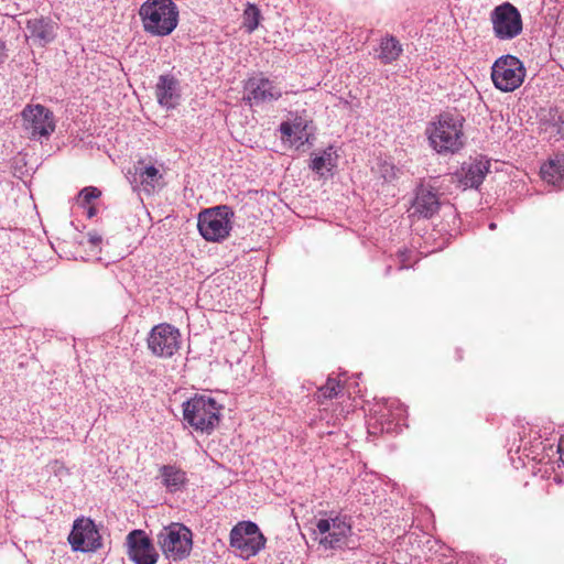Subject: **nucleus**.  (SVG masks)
I'll return each instance as SVG.
<instances>
[{
    "label": "nucleus",
    "mask_w": 564,
    "mask_h": 564,
    "mask_svg": "<svg viewBox=\"0 0 564 564\" xmlns=\"http://www.w3.org/2000/svg\"><path fill=\"white\" fill-rule=\"evenodd\" d=\"M352 533L351 518L330 511L316 519L313 530L314 540L324 551L339 550L347 545Z\"/></svg>",
    "instance_id": "nucleus-3"
},
{
    "label": "nucleus",
    "mask_w": 564,
    "mask_h": 564,
    "mask_svg": "<svg viewBox=\"0 0 564 564\" xmlns=\"http://www.w3.org/2000/svg\"><path fill=\"white\" fill-rule=\"evenodd\" d=\"M379 174L386 182H391L397 177L398 169L389 162H383L379 166Z\"/></svg>",
    "instance_id": "nucleus-27"
},
{
    "label": "nucleus",
    "mask_w": 564,
    "mask_h": 564,
    "mask_svg": "<svg viewBox=\"0 0 564 564\" xmlns=\"http://www.w3.org/2000/svg\"><path fill=\"white\" fill-rule=\"evenodd\" d=\"M221 405L206 395H195L183 403L184 421L195 431L210 434L220 421Z\"/></svg>",
    "instance_id": "nucleus-4"
},
{
    "label": "nucleus",
    "mask_w": 564,
    "mask_h": 564,
    "mask_svg": "<svg viewBox=\"0 0 564 564\" xmlns=\"http://www.w3.org/2000/svg\"><path fill=\"white\" fill-rule=\"evenodd\" d=\"M95 214H96L95 207H89L88 208V217L90 218V217L95 216Z\"/></svg>",
    "instance_id": "nucleus-33"
},
{
    "label": "nucleus",
    "mask_w": 564,
    "mask_h": 564,
    "mask_svg": "<svg viewBox=\"0 0 564 564\" xmlns=\"http://www.w3.org/2000/svg\"><path fill=\"white\" fill-rule=\"evenodd\" d=\"M333 166L334 164L332 163V153L328 151H325L319 156H315L311 163V169L321 175L324 174V170L329 171Z\"/></svg>",
    "instance_id": "nucleus-26"
},
{
    "label": "nucleus",
    "mask_w": 564,
    "mask_h": 564,
    "mask_svg": "<svg viewBox=\"0 0 564 564\" xmlns=\"http://www.w3.org/2000/svg\"><path fill=\"white\" fill-rule=\"evenodd\" d=\"M68 542L76 552H95L101 547V535L93 520L82 518L74 521Z\"/></svg>",
    "instance_id": "nucleus-12"
},
{
    "label": "nucleus",
    "mask_w": 564,
    "mask_h": 564,
    "mask_svg": "<svg viewBox=\"0 0 564 564\" xmlns=\"http://www.w3.org/2000/svg\"><path fill=\"white\" fill-rule=\"evenodd\" d=\"M8 57L7 46L4 41L0 39V65L4 63Z\"/></svg>",
    "instance_id": "nucleus-30"
},
{
    "label": "nucleus",
    "mask_w": 564,
    "mask_h": 564,
    "mask_svg": "<svg viewBox=\"0 0 564 564\" xmlns=\"http://www.w3.org/2000/svg\"><path fill=\"white\" fill-rule=\"evenodd\" d=\"M441 203L437 193L431 187L421 184L416 191L411 206V216L431 218L440 209Z\"/></svg>",
    "instance_id": "nucleus-15"
},
{
    "label": "nucleus",
    "mask_w": 564,
    "mask_h": 564,
    "mask_svg": "<svg viewBox=\"0 0 564 564\" xmlns=\"http://www.w3.org/2000/svg\"><path fill=\"white\" fill-rule=\"evenodd\" d=\"M464 122L460 115H440L426 130L431 147L440 154L458 152L465 144Z\"/></svg>",
    "instance_id": "nucleus-1"
},
{
    "label": "nucleus",
    "mask_w": 564,
    "mask_h": 564,
    "mask_svg": "<svg viewBox=\"0 0 564 564\" xmlns=\"http://www.w3.org/2000/svg\"><path fill=\"white\" fill-rule=\"evenodd\" d=\"M133 180L135 186H140L144 192L152 193L163 178L162 173L154 165L145 164L144 159H140L133 166Z\"/></svg>",
    "instance_id": "nucleus-18"
},
{
    "label": "nucleus",
    "mask_w": 564,
    "mask_h": 564,
    "mask_svg": "<svg viewBox=\"0 0 564 564\" xmlns=\"http://www.w3.org/2000/svg\"><path fill=\"white\" fill-rule=\"evenodd\" d=\"M558 453L561 454V459L564 462L563 454H562V446H558Z\"/></svg>",
    "instance_id": "nucleus-34"
},
{
    "label": "nucleus",
    "mask_w": 564,
    "mask_h": 564,
    "mask_svg": "<svg viewBox=\"0 0 564 564\" xmlns=\"http://www.w3.org/2000/svg\"><path fill=\"white\" fill-rule=\"evenodd\" d=\"M232 217L234 212L226 205L205 209L198 215L197 227L199 234L207 241H223L230 234Z\"/></svg>",
    "instance_id": "nucleus-6"
},
{
    "label": "nucleus",
    "mask_w": 564,
    "mask_h": 564,
    "mask_svg": "<svg viewBox=\"0 0 564 564\" xmlns=\"http://www.w3.org/2000/svg\"><path fill=\"white\" fill-rule=\"evenodd\" d=\"M88 240L91 245L97 246L101 242V237L96 232H89Z\"/></svg>",
    "instance_id": "nucleus-31"
},
{
    "label": "nucleus",
    "mask_w": 564,
    "mask_h": 564,
    "mask_svg": "<svg viewBox=\"0 0 564 564\" xmlns=\"http://www.w3.org/2000/svg\"><path fill=\"white\" fill-rule=\"evenodd\" d=\"M390 270H391V267H388V268H387V274H389V273H390Z\"/></svg>",
    "instance_id": "nucleus-36"
},
{
    "label": "nucleus",
    "mask_w": 564,
    "mask_h": 564,
    "mask_svg": "<svg viewBox=\"0 0 564 564\" xmlns=\"http://www.w3.org/2000/svg\"><path fill=\"white\" fill-rule=\"evenodd\" d=\"M158 544L171 561H182L189 556L193 547V533L182 523H171L156 535Z\"/></svg>",
    "instance_id": "nucleus-5"
},
{
    "label": "nucleus",
    "mask_w": 564,
    "mask_h": 564,
    "mask_svg": "<svg viewBox=\"0 0 564 564\" xmlns=\"http://www.w3.org/2000/svg\"><path fill=\"white\" fill-rule=\"evenodd\" d=\"M378 52V58L382 64H391L400 57L403 47L397 37L386 35L380 41Z\"/></svg>",
    "instance_id": "nucleus-21"
},
{
    "label": "nucleus",
    "mask_w": 564,
    "mask_h": 564,
    "mask_svg": "<svg viewBox=\"0 0 564 564\" xmlns=\"http://www.w3.org/2000/svg\"><path fill=\"white\" fill-rule=\"evenodd\" d=\"M387 410L391 412L392 421H397V423H399L403 420L405 409L398 401H393L387 405Z\"/></svg>",
    "instance_id": "nucleus-29"
},
{
    "label": "nucleus",
    "mask_w": 564,
    "mask_h": 564,
    "mask_svg": "<svg viewBox=\"0 0 564 564\" xmlns=\"http://www.w3.org/2000/svg\"><path fill=\"white\" fill-rule=\"evenodd\" d=\"M57 25L48 18L30 19L26 22L28 37L44 46L56 36Z\"/></svg>",
    "instance_id": "nucleus-17"
},
{
    "label": "nucleus",
    "mask_w": 564,
    "mask_h": 564,
    "mask_svg": "<svg viewBox=\"0 0 564 564\" xmlns=\"http://www.w3.org/2000/svg\"><path fill=\"white\" fill-rule=\"evenodd\" d=\"M523 63L513 55L500 56L491 67V79L497 89L511 93L519 88L525 77Z\"/></svg>",
    "instance_id": "nucleus-7"
},
{
    "label": "nucleus",
    "mask_w": 564,
    "mask_h": 564,
    "mask_svg": "<svg viewBox=\"0 0 564 564\" xmlns=\"http://www.w3.org/2000/svg\"><path fill=\"white\" fill-rule=\"evenodd\" d=\"M101 192L97 187L88 186L79 192V199L83 204H89L93 199L98 198Z\"/></svg>",
    "instance_id": "nucleus-28"
},
{
    "label": "nucleus",
    "mask_w": 564,
    "mask_h": 564,
    "mask_svg": "<svg viewBox=\"0 0 564 564\" xmlns=\"http://www.w3.org/2000/svg\"><path fill=\"white\" fill-rule=\"evenodd\" d=\"M155 95L158 102L167 108H175L180 99L178 82L172 75H161L159 77Z\"/></svg>",
    "instance_id": "nucleus-19"
},
{
    "label": "nucleus",
    "mask_w": 564,
    "mask_h": 564,
    "mask_svg": "<svg viewBox=\"0 0 564 564\" xmlns=\"http://www.w3.org/2000/svg\"><path fill=\"white\" fill-rule=\"evenodd\" d=\"M265 541L259 527L251 521L239 522L230 531V546L245 558L257 555L264 547Z\"/></svg>",
    "instance_id": "nucleus-9"
},
{
    "label": "nucleus",
    "mask_w": 564,
    "mask_h": 564,
    "mask_svg": "<svg viewBox=\"0 0 564 564\" xmlns=\"http://www.w3.org/2000/svg\"><path fill=\"white\" fill-rule=\"evenodd\" d=\"M181 345L182 335L180 329L169 323L153 326L147 337L148 349L158 358H172L178 352Z\"/></svg>",
    "instance_id": "nucleus-8"
},
{
    "label": "nucleus",
    "mask_w": 564,
    "mask_h": 564,
    "mask_svg": "<svg viewBox=\"0 0 564 564\" xmlns=\"http://www.w3.org/2000/svg\"><path fill=\"white\" fill-rule=\"evenodd\" d=\"M246 96L243 99L251 106L278 100L282 90L269 78L259 76L249 78L245 85Z\"/></svg>",
    "instance_id": "nucleus-14"
},
{
    "label": "nucleus",
    "mask_w": 564,
    "mask_h": 564,
    "mask_svg": "<svg viewBox=\"0 0 564 564\" xmlns=\"http://www.w3.org/2000/svg\"><path fill=\"white\" fill-rule=\"evenodd\" d=\"M180 11L173 0H147L139 9V17L145 33L152 36H167L178 24Z\"/></svg>",
    "instance_id": "nucleus-2"
},
{
    "label": "nucleus",
    "mask_w": 564,
    "mask_h": 564,
    "mask_svg": "<svg viewBox=\"0 0 564 564\" xmlns=\"http://www.w3.org/2000/svg\"><path fill=\"white\" fill-rule=\"evenodd\" d=\"M490 163L484 159H471L465 162L457 173L458 181L464 188H477L489 172Z\"/></svg>",
    "instance_id": "nucleus-16"
},
{
    "label": "nucleus",
    "mask_w": 564,
    "mask_h": 564,
    "mask_svg": "<svg viewBox=\"0 0 564 564\" xmlns=\"http://www.w3.org/2000/svg\"><path fill=\"white\" fill-rule=\"evenodd\" d=\"M260 10L256 4L248 3L243 11L245 26L249 33L253 32L260 22Z\"/></svg>",
    "instance_id": "nucleus-25"
},
{
    "label": "nucleus",
    "mask_w": 564,
    "mask_h": 564,
    "mask_svg": "<svg viewBox=\"0 0 564 564\" xmlns=\"http://www.w3.org/2000/svg\"><path fill=\"white\" fill-rule=\"evenodd\" d=\"M542 178L553 185L564 181V155L556 156L541 166Z\"/></svg>",
    "instance_id": "nucleus-23"
},
{
    "label": "nucleus",
    "mask_w": 564,
    "mask_h": 564,
    "mask_svg": "<svg viewBox=\"0 0 564 564\" xmlns=\"http://www.w3.org/2000/svg\"><path fill=\"white\" fill-rule=\"evenodd\" d=\"M280 132L291 144L300 147L308 142L312 137L310 122L301 117H296L292 122H282Z\"/></svg>",
    "instance_id": "nucleus-20"
},
{
    "label": "nucleus",
    "mask_w": 564,
    "mask_h": 564,
    "mask_svg": "<svg viewBox=\"0 0 564 564\" xmlns=\"http://www.w3.org/2000/svg\"><path fill=\"white\" fill-rule=\"evenodd\" d=\"M163 485L169 491L180 490L186 482V473L172 465H164L160 468Z\"/></svg>",
    "instance_id": "nucleus-22"
},
{
    "label": "nucleus",
    "mask_w": 564,
    "mask_h": 564,
    "mask_svg": "<svg viewBox=\"0 0 564 564\" xmlns=\"http://www.w3.org/2000/svg\"><path fill=\"white\" fill-rule=\"evenodd\" d=\"M398 257H399L400 261L402 262L400 269L406 268L405 261L408 260V250H405V249L404 250H400L398 252Z\"/></svg>",
    "instance_id": "nucleus-32"
},
{
    "label": "nucleus",
    "mask_w": 564,
    "mask_h": 564,
    "mask_svg": "<svg viewBox=\"0 0 564 564\" xmlns=\"http://www.w3.org/2000/svg\"><path fill=\"white\" fill-rule=\"evenodd\" d=\"M495 36L499 40H511L522 32V19L519 10L505 2L496 7L490 14Z\"/></svg>",
    "instance_id": "nucleus-10"
},
{
    "label": "nucleus",
    "mask_w": 564,
    "mask_h": 564,
    "mask_svg": "<svg viewBox=\"0 0 564 564\" xmlns=\"http://www.w3.org/2000/svg\"><path fill=\"white\" fill-rule=\"evenodd\" d=\"M489 228L494 229V228H496V225L492 223V224H490Z\"/></svg>",
    "instance_id": "nucleus-35"
},
{
    "label": "nucleus",
    "mask_w": 564,
    "mask_h": 564,
    "mask_svg": "<svg viewBox=\"0 0 564 564\" xmlns=\"http://www.w3.org/2000/svg\"><path fill=\"white\" fill-rule=\"evenodd\" d=\"M22 118L23 128L32 139L48 137L55 129L53 112L42 105L28 106Z\"/></svg>",
    "instance_id": "nucleus-11"
},
{
    "label": "nucleus",
    "mask_w": 564,
    "mask_h": 564,
    "mask_svg": "<svg viewBox=\"0 0 564 564\" xmlns=\"http://www.w3.org/2000/svg\"><path fill=\"white\" fill-rule=\"evenodd\" d=\"M127 555L134 564H155L159 560L151 539L143 530H132L126 538Z\"/></svg>",
    "instance_id": "nucleus-13"
},
{
    "label": "nucleus",
    "mask_w": 564,
    "mask_h": 564,
    "mask_svg": "<svg viewBox=\"0 0 564 564\" xmlns=\"http://www.w3.org/2000/svg\"><path fill=\"white\" fill-rule=\"evenodd\" d=\"M343 388L340 380L329 376L326 383L318 389L316 398L319 402L336 398L343 391Z\"/></svg>",
    "instance_id": "nucleus-24"
}]
</instances>
